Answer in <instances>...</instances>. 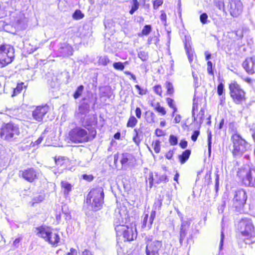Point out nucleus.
<instances>
[{
    "instance_id": "1",
    "label": "nucleus",
    "mask_w": 255,
    "mask_h": 255,
    "mask_svg": "<svg viewBox=\"0 0 255 255\" xmlns=\"http://www.w3.org/2000/svg\"><path fill=\"white\" fill-rule=\"evenodd\" d=\"M126 207H121L115 210L114 226L118 236H123L125 240L133 241L137 237L136 228L132 225H125L128 219V215Z\"/></svg>"
},
{
    "instance_id": "2",
    "label": "nucleus",
    "mask_w": 255,
    "mask_h": 255,
    "mask_svg": "<svg viewBox=\"0 0 255 255\" xmlns=\"http://www.w3.org/2000/svg\"><path fill=\"white\" fill-rule=\"evenodd\" d=\"M96 130L92 128H84L76 127L69 133L70 140L74 143H84L93 139L96 135Z\"/></svg>"
},
{
    "instance_id": "3",
    "label": "nucleus",
    "mask_w": 255,
    "mask_h": 255,
    "mask_svg": "<svg viewBox=\"0 0 255 255\" xmlns=\"http://www.w3.org/2000/svg\"><path fill=\"white\" fill-rule=\"evenodd\" d=\"M104 198V193L102 187H98L92 189L86 199L88 208L95 212L100 210L103 206Z\"/></svg>"
},
{
    "instance_id": "4",
    "label": "nucleus",
    "mask_w": 255,
    "mask_h": 255,
    "mask_svg": "<svg viewBox=\"0 0 255 255\" xmlns=\"http://www.w3.org/2000/svg\"><path fill=\"white\" fill-rule=\"evenodd\" d=\"M242 240L246 245H251L255 242V233L252 222L250 219H243L238 224Z\"/></svg>"
},
{
    "instance_id": "5",
    "label": "nucleus",
    "mask_w": 255,
    "mask_h": 255,
    "mask_svg": "<svg viewBox=\"0 0 255 255\" xmlns=\"http://www.w3.org/2000/svg\"><path fill=\"white\" fill-rule=\"evenodd\" d=\"M36 232L38 237L43 238L52 246H57L60 242V238L58 233L49 227H38L36 229Z\"/></svg>"
},
{
    "instance_id": "6",
    "label": "nucleus",
    "mask_w": 255,
    "mask_h": 255,
    "mask_svg": "<svg viewBox=\"0 0 255 255\" xmlns=\"http://www.w3.org/2000/svg\"><path fill=\"white\" fill-rule=\"evenodd\" d=\"M233 143L232 153L235 158L241 157L246 151L250 149V144L238 133L234 134L231 137Z\"/></svg>"
},
{
    "instance_id": "7",
    "label": "nucleus",
    "mask_w": 255,
    "mask_h": 255,
    "mask_svg": "<svg viewBox=\"0 0 255 255\" xmlns=\"http://www.w3.org/2000/svg\"><path fill=\"white\" fill-rule=\"evenodd\" d=\"M14 57V50L9 45L0 46V67L10 63Z\"/></svg>"
},
{
    "instance_id": "8",
    "label": "nucleus",
    "mask_w": 255,
    "mask_h": 255,
    "mask_svg": "<svg viewBox=\"0 0 255 255\" xmlns=\"http://www.w3.org/2000/svg\"><path fill=\"white\" fill-rule=\"evenodd\" d=\"M19 129L17 125L13 123L5 124L1 128L0 132V136L7 140H11L19 134Z\"/></svg>"
},
{
    "instance_id": "9",
    "label": "nucleus",
    "mask_w": 255,
    "mask_h": 255,
    "mask_svg": "<svg viewBox=\"0 0 255 255\" xmlns=\"http://www.w3.org/2000/svg\"><path fill=\"white\" fill-rule=\"evenodd\" d=\"M231 97L237 104H241L245 100V92L237 83H232L229 85Z\"/></svg>"
},
{
    "instance_id": "10",
    "label": "nucleus",
    "mask_w": 255,
    "mask_h": 255,
    "mask_svg": "<svg viewBox=\"0 0 255 255\" xmlns=\"http://www.w3.org/2000/svg\"><path fill=\"white\" fill-rule=\"evenodd\" d=\"M255 170L252 169H243L238 172V175L242 179L243 184L247 186H254L255 184Z\"/></svg>"
},
{
    "instance_id": "11",
    "label": "nucleus",
    "mask_w": 255,
    "mask_h": 255,
    "mask_svg": "<svg viewBox=\"0 0 255 255\" xmlns=\"http://www.w3.org/2000/svg\"><path fill=\"white\" fill-rule=\"evenodd\" d=\"M146 255H159V251L160 250L162 243L161 241L155 240L152 241L150 237H146Z\"/></svg>"
},
{
    "instance_id": "12",
    "label": "nucleus",
    "mask_w": 255,
    "mask_h": 255,
    "mask_svg": "<svg viewBox=\"0 0 255 255\" xmlns=\"http://www.w3.org/2000/svg\"><path fill=\"white\" fill-rule=\"evenodd\" d=\"M247 199V193L244 190L240 189L236 191L233 199V206L237 210L239 211L244 206Z\"/></svg>"
},
{
    "instance_id": "13",
    "label": "nucleus",
    "mask_w": 255,
    "mask_h": 255,
    "mask_svg": "<svg viewBox=\"0 0 255 255\" xmlns=\"http://www.w3.org/2000/svg\"><path fill=\"white\" fill-rule=\"evenodd\" d=\"M227 10L233 17H237L243 11V3L240 0H230V3L227 5Z\"/></svg>"
},
{
    "instance_id": "14",
    "label": "nucleus",
    "mask_w": 255,
    "mask_h": 255,
    "mask_svg": "<svg viewBox=\"0 0 255 255\" xmlns=\"http://www.w3.org/2000/svg\"><path fill=\"white\" fill-rule=\"evenodd\" d=\"M49 110L47 105L36 107L32 111V116L33 119L37 122H42Z\"/></svg>"
},
{
    "instance_id": "15",
    "label": "nucleus",
    "mask_w": 255,
    "mask_h": 255,
    "mask_svg": "<svg viewBox=\"0 0 255 255\" xmlns=\"http://www.w3.org/2000/svg\"><path fill=\"white\" fill-rule=\"evenodd\" d=\"M22 177L29 182L38 178V172L33 168H29L20 171Z\"/></svg>"
},
{
    "instance_id": "16",
    "label": "nucleus",
    "mask_w": 255,
    "mask_h": 255,
    "mask_svg": "<svg viewBox=\"0 0 255 255\" xmlns=\"http://www.w3.org/2000/svg\"><path fill=\"white\" fill-rule=\"evenodd\" d=\"M184 47L188 56L189 62L191 63L194 58V51L191 47V38L190 36L185 35L183 39Z\"/></svg>"
},
{
    "instance_id": "17",
    "label": "nucleus",
    "mask_w": 255,
    "mask_h": 255,
    "mask_svg": "<svg viewBox=\"0 0 255 255\" xmlns=\"http://www.w3.org/2000/svg\"><path fill=\"white\" fill-rule=\"evenodd\" d=\"M242 66L249 74L255 73V57H249L243 62Z\"/></svg>"
},
{
    "instance_id": "18",
    "label": "nucleus",
    "mask_w": 255,
    "mask_h": 255,
    "mask_svg": "<svg viewBox=\"0 0 255 255\" xmlns=\"http://www.w3.org/2000/svg\"><path fill=\"white\" fill-rule=\"evenodd\" d=\"M155 217V211H152L150 213V217L148 218V214H146L144 215L143 221L142 228H147L148 229H150L153 223V220H154Z\"/></svg>"
},
{
    "instance_id": "19",
    "label": "nucleus",
    "mask_w": 255,
    "mask_h": 255,
    "mask_svg": "<svg viewBox=\"0 0 255 255\" xmlns=\"http://www.w3.org/2000/svg\"><path fill=\"white\" fill-rule=\"evenodd\" d=\"M89 112V106L87 104H83L79 106L78 111L76 112V117L80 120L83 117L88 115Z\"/></svg>"
},
{
    "instance_id": "20",
    "label": "nucleus",
    "mask_w": 255,
    "mask_h": 255,
    "mask_svg": "<svg viewBox=\"0 0 255 255\" xmlns=\"http://www.w3.org/2000/svg\"><path fill=\"white\" fill-rule=\"evenodd\" d=\"M59 50L61 56L63 57L68 56L73 54V49L72 47L68 44H63V46L60 47Z\"/></svg>"
},
{
    "instance_id": "21",
    "label": "nucleus",
    "mask_w": 255,
    "mask_h": 255,
    "mask_svg": "<svg viewBox=\"0 0 255 255\" xmlns=\"http://www.w3.org/2000/svg\"><path fill=\"white\" fill-rule=\"evenodd\" d=\"M133 132L134 135L133 136L132 139L134 143L138 145L140 143L141 138L142 137L143 131L142 128H134Z\"/></svg>"
},
{
    "instance_id": "22",
    "label": "nucleus",
    "mask_w": 255,
    "mask_h": 255,
    "mask_svg": "<svg viewBox=\"0 0 255 255\" xmlns=\"http://www.w3.org/2000/svg\"><path fill=\"white\" fill-rule=\"evenodd\" d=\"M195 106L193 104V109H192V115L194 118V121L197 122L200 124H202L204 120V116L205 114V110L204 109L202 108L199 114L197 115L196 118L195 117Z\"/></svg>"
},
{
    "instance_id": "23",
    "label": "nucleus",
    "mask_w": 255,
    "mask_h": 255,
    "mask_svg": "<svg viewBox=\"0 0 255 255\" xmlns=\"http://www.w3.org/2000/svg\"><path fill=\"white\" fill-rule=\"evenodd\" d=\"M55 162L57 166L65 168L69 162V159L66 157L61 156L55 158Z\"/></svg>"
},
{
    "instance_id": "24",
    "label": "nucleus",
    "mask_w": 255,
    "mask_h": 255,
    "mask_svg": "<svg viewBox=\"0 0 255 255\" xmlns=\"http://www.w3.org/2000/svg\"><path fill=\"white\" fill-rule=\"evenodd\" d=\"M62 189L65 197H67L70 192L72 190V186L69 182L62 181L61 182Z\"/></svg>"
},
{
    "instance_id": "25",
    "label": "nucleus",
    "mask_w": 255,
    "mask_h": 255,
    "mask_svg": "<svg viewBox=\"0 0 255 255\" xmlns=\"http://www.w3.org/2000/svg\"><path fill=\"white\" fill-rule=\"evenodd\" d=\"M93 116L90 115H87L85 117H83L80 120V122L81 123L82 126L86 128L87 126H90L93 122L92 119Z\"/></svg>"
},
{
    "instance_id": "26",
    "label": "nucleus",
    "mask_w": 255,
    "mask_h": 255,
    "mask_svg": "<svg viewBox=\"0 0 255 255\" xmlns=\"http://www.w3.org/2000/svg\"><path fill=\"white\" fill-rule=\"evenodd\" d=\"M230 3V0H218L216 1V5L219 9L226 12L227 5Z\"/></svg>"
},
{
    "instance_id": "27",
    "label": "nucleus",
    "mask_w": 255,
    "mask_h": 255,
    "mask_svg": "<svg viewBox=\"0 0 255 255\" xmlns=\"http://www.w3.org/2000/svg\"><path fill=\"white\" fill-rule=\"evenodd\" d=\"M155 182L159 184L161 182H167L168 181V179L165 174H160L157 173H155V178L154 179Z\"/></svg>"
},
{
    "instance_id": "28",
    "label": "nucleus",
    "mask_w": 255,
    "mask_h": 255,
    "mask_svg": "<svg viewBox=\"0 0 255 255\" xmlns=\"http://www.w3.org/2000/svg\"><path fill=\"white\" fill-rule=\"evenodd\" d=\"M217 93L220 96V101L221 102L225 100L224 86L222 83H220L217 87Z\"/></svg>"
},
{
    "instance_id": "29",
    "label": "nucleus",
    "mask_w": 255,
    "mask_h": 255,
    "mask_svg": "<svg viewBox=\"0 0 255 255\" xmlns=\"http://www.w3.org/2000/svg\"><path fill=\"white\" fill-rule=\"evenodd\" d=\"M191 154V151L189 149H187L183 152L182 154L179 155V159L181 163H184L189 158Z\"/></svg>"
},
{
    "instance_id": "30",
    "label": "nucleus",
    "mask_w": 255,
    "mask_h": 255,
    "mask_svg": "<svg viewBox=\"0 0 255 255\" xmlns=\"http://www.w3.org/2000/svg\"><path fill=\"white\" fill-rule=\"evenodd\" d=\"M84 87L83 85H80L78 87L76 91L73 94V97L74 99H77L79 98L83 92Z\"/></svg>"
},
{
    "instance_id": "31",
    "label": "nucleus",
    "mask_w": 255,
    "mask_h": 255,
    "mask_svg": "<svg viewBox=\"0 0 255 255\" xmlns=\"http://www.w3.org/2000/svg\"><path fill=\"white\" fill-rule=\"evenodd\" d=\"M137 123V119L133 116H131L129 117L128 121L127 126V127L133 128Z\"/></svg>"
},
{
    "instance_id": "32",
    "label": "nucleus",
    "mask_w": 255,
    "mask_h": 255,
    "mask_svg": "<svg viewBox=\"0 0 255 255\" xmlns=\"http://www.w3.org/2000/svg\"><path fill=\"white\" fill-rule=\"evenodd\" d=\"M111 62L107 56H102L99 57L98 62L100 64L106 66Z\"/></svg>"
},
{
    "instance_id": "33",
    "label": "nucleus",
    "mask_w": 255,
    "mask_h": 255,
    "mask_svg": "<svg viewBox=\"0 0 255 255\" xmlns=\"http://www.w3.org/2000/svg\"><path fill=\"white\" fill-rule=\"evenodd\" d=\"M62 212L64 215L65 220H69L71 219V215H70L68 207L66 205L62 206Z\"/></svg>"
},
{
    "instance_id": "34",
    "label": "nucleus",
    "mask_w": 255,
    "mask_h": 255,
    "mask_svg": "<svg viewBox=\"0 0 255 255\" xmlns=\"http://www.w3.org/2000/svg\"><path fill=\"white\" fill-rule=\"evenodd\" d=\"M132 4L131 8L129 10V13L130 14H133V13L138 8L139 5L137 0H132Z\"/></svg>"
},
{
    "instance_id": "35",
    "label": "nucleus",
    "mask_w": 255,
    "mask_h": 255,
    "mask_svg": "<svg viewBox=\"0 0 255 255\" xmlns=\"http://www.w3.org/2000/svg\"><path fill=\"white\" fill-rule=\"evenodd\" d=\"M165 87L167 89V93L169 95H172L174 93V88L172 84L169 82L167 81L165 83Z\"/></svg>"
},
{
    "instance_id": "36",
    "label": "nucleus",
    "mask_w": 255,
    "mask_h": 255,
    "mask_svg": "<svg viewBox=\"0 0 255 255\" xmlns=\"http://www.w3.org/2000/svg\"><path fill=\"white\" fill-rule=\"evenodd\" d=\"M145 118L147 123H152L154 122L155 115L152 112H146Z\"/></svg>"
},
{
    "instance_id": "37",
    "label": "nucleus",
    "mask_w": 255,
    "mask_h": 255,
    "mask_svg": "<svg viewBox=\"0 0 255 255\" xmlns=\"http://www.w3.org/2000/svg\"><path fill=\"white\" fill-rule=\"evenodd\" d=\"M130 155L128 153H123L122 155L121 163L123 165L126 164L128 161Z\"/></svg>"
},
{
    "instance_id": "38",
    "label": "nucleus",
    "mask_w": 255,
    "mask_h": 255,
    "mask_svg": "<svg viewBox=\"0 0 255 255\" xmlns=\"http://www.w3.org/2000/svg\"><path fill=\"white\" fill-rule=\"evenodd\" d=\"M138 57L143 61H146L148 58V53L144 51L138 53Z\"/></svg>"
},
{
    "instance_id": "39",
    "label": "nucleus",
    "mask_w": 255,
    "mask_h": 255,
    "mask_svg": "<svg viewBox=\"0 0 255 255\" xmlns=\"http://www.w3.org/2000/svg\"><path fill=\"white\" fill-rule=\"evenodd\" d=\"M23 83H21L17 85L16 87L13 90L12 96H16L21 91L23 88Z\"/></svg>"
},
{
    "instance_id": "40",
    "label": "nucleus",
    "mask_w": 255,
    "mask_h": 255,
    "mask_svg": "<svg viewBox=\"0 0 255 255\" xmlns=\"http://www.w3.org/2000/svg\"><path fill=\"white\" fill-rule=\"evenodd\" d=\"M186 231L187 229L186 228H180L179 242L181 245H182L186 235Z\"/></svg>"
},
{
    "instance_id": "41",
    "label": "nucleus",
    "mask_w": 255,
    "mask_h": 255,
    "mask_svg": "<svg viewBox=\"0 0 255 255\" xmlns=\"http://www.w3.org/2000/svg\"><path fill=\"white\" fill-rule=\"evenodd\" d=\"M161 206L162 201L159 199L156 200L154 203L153 210L152 211H155L156 212V210H159L160 209Z\"/></svg>"
},
{
    "instance_id": "42",
    "label": "nucleus",
    "mask_w": 255,
    "mask_h": 255,
    "mask_svg": "<svg viewBox=\"0 0 255 255\" xmlns=\"http://www.w3.org/2000/svg\"><path fill=\"white\" fill-rule=\"evenodd\" d=\"M166 102L168 105V106L173 109V112L172 116H174V113L176 111L177 109L175 107L174 104V100L170 98H168L166 99Z\"/></svg>"
},
{
    "instance_id": "43",
    "label": "nucleus",
    "mask_w": 255,
    "mask_h": 255,
    "mask_svg": "<svg viewBox=\"0 0 255 255\" xmlns=\"http://www.w3.org/2000/svg\"><path fill=\"white\" fill-rule=\"evenodd\" d=\"M113 67L115 69L121 71L123 70L125 68L124 63L121 62H115L113 64Z\"/></svg>"
},
{
    "instance_id": "44",
    "label": "nucleus",
    "mask_w": 255,
    "mask_h": 255,
    "mask_svg": "<svg viewBox=\"0 0 255 255\" xmlns=\"http://www.w3.org/2000/svg\"><path fill=\"white\" fill-rule=\"evenodd\" d=\"M212 133L211 131H208V147L209 154L211 152V144H212Z\"/></svg>"
},
{
    "instance_id": "45",
    "label": "nucleus",
    "mask_w": 255,
    "mask_h": 255,
    "mask_svg": "<svg viewBox=\"0 0 255 255\" xmlns=\"http://www.w3.org/2000/svg\"><path fill=\"white\" fill-rule=\"evenodd\" d=\"M151 31V26L150 25H145L142 30V33L144 35H147L149 34Z\"/></svg>"
},
{
    "instance_id": "46",
    "label": "nucleus",
    "mask_w": 255,
    "mask_h": 255,
    "mask_svg": "<svg viewBox=\"0 0 255 255\" xmlns=\"http://www.w3.org/2000/svg\"><path fill=\"white\" fill-rule=\"evenodd\" d=\"M73 17L74 19H80L84 17V14L81 12L80 10H76L73 15Z\"/></svg>"
},
{
    "instance_id": "47",
    "label": "nucleus",
    "mask_w": 255,
    "mask_h": 255,
    "mask_svg": "<svg viewBox=\"0 0 255 255\" xmlns=\"http://www.w3.org/2000/svg\"><path fill=\"white\" fill-rule=\"evenodd\" d=\"M169 142L171 145H176L178 143L177 137L173 135H170L169 137Z\"/></svg>"
},
{
    "instance_id": "48",
    "label": "nucleus",
    "mask_w": 255,
    "mask_h": 255,
    "mask_svg": "<svg viewBox=\"0 0 255 255\" xmlns=\"http://www.w3.org/2000/svg\"><path fill=\"white\" fill-rule=\"evenodd\" d=\"M153 148L156 153H159L160 150V141L158 140H156L153 143Z\"/></svg>"
},
{
    "instance_id": "49",
    "label": "nucleus",
    "mask_w": 255,
    "mask_h": 255,
    "mask_svg": "<svg viewBox=\"0 0 255 255\" xmlns=\"http://www.w3.org/2000/svg\"><path fill=\"white\" fill-rule=\"evenodd\" d=\"M208 15L206 13L201 14L200 16V20L202 24H206L207 23Z\"/></svg>"
},
{
    "instance_id": "50",
    "label": "nucleus",
    "mask_w": 255,
    "mask_h": 255,
    "mask_svg": "<svg viewBox=\"0 0 255 255\" xmlns=\"http://www.w3.org/2000/svg\"><path fill=\"white\" fill-rule=\"evenodd\" d=\"M163 3V0H155L153 1V6L154 9H157Z\"/></svg>"
},
{
    "instance_id": "51",
    "label": "nucleus",
    "mask_w": 255,
    "mask_h": 255,
    "mask_svg": "<svg viewBox=\"0 0 255 255\" xmlns=\"http://www.w3.org/2000/svg\"><path fill=\"white\" fill-rule=\"evenodd\" d=\"M154 92L158 95L161 96L162 93V88L160 85H156L154 87Z\"/></svg>"
},
{
    "instance_id": "52",
    "label": "nucleus",
    "mask_w": 255,
    "mask_h": 255,
    "mask_svg": "<svg viewBox=\"0 0 255 255\" xmlns=\"http://www.w3.org/2000/svg\"><path fill=\"white\" fill-rule=\"evenodd\" d=\"M160 20H161L162 23L164 25H166V14L164 12H163L162 11H161V13L160 16Z\"/></svg>"
},
{
    "instance_id": "53",
    "label": "nucleus",
    "mask_w": 255,
    "mask_h": 255,
    "mask_svg": "<svg viewBox=\"0 0 255 255\" xmlns=\"http://www.w3.org/2000/svg\"><path fill=\"white\" fill-rule=\"evenodd\" d=\"M200 134V131L198 130H195L193 132V133L192 134L191 136V139L193 141H196L197 139V138Z\"/></svg>"
},
{
    "instance_id": "54",
    "label": "nucleus",
    "mask_w": 255,
    "mask_h": 255,
    "mask_svg": "<svg viewBox=\"0 0 255 255\" xmlns=\"http://www.w3.org/2000/svg\"><path fill=\"white\" fill-rule=\"evenodd\" d=\"M44 200V197L42 195H39L37 197H35L33 199V205L35 203H38Z\"/></svg>"
},
{
    "instance_id": "55",
    "label": "nucleus",
    "mask_w": 255,
    "mask_h": 255,
    "mask_svg": "<svg viewBox=\"0 0 255 255\" xmlns=\"http://www.w3.org/2000/svg\"><path fill=\"white\" fill-rule=\"evenodd\" d=\"M181 220L182 222L181 228H186V229H187L189 226H190V222L189 221H183V219Z\"/></svg>"
},
{
    "instance_id": "56",
    "label": "nucleus",
    "mask_w": 255,
    "mask_h": 255,
    "mask_svg": "<svg viewBox=\"0 0 255 255\" xmlns=\"http://www.w3.org/2000/svg\"><path fill=\"white\" fill-rule=\"evenodd\" d=\"M154 179H153V175L152 173H150L149 175V177L148 178V180H146V182L148 181L149 187L151 188L153 185V182Z\"/></svg>"
},
{
    "instance_id": "57",
    "label": "nucleus",
    "mask_w": 255,
    "mask_h": 255,
    "mask_svg": "<svg viewBox=\"0 0 255 255\" xmlns=\"http://www.w3.org/2000/svg\"><path fill=\"white\" fill-rule=\"evenodd\" d=\"M207 71L210 75L213 74V71L212 70V63L210 61H208L207 62Z\"/></svg>"
},
{
    "instance_id": "58",
    "label": "nucleus",
    "mask_w": 255,
    "mask_h": 255,
    "mask_svg": "<svg viewBox=\"0 0 255 255\" xmlns=\"http://www.w3.org/2000/svg\"><path fill=\"white\" fill-rule=\"evenodd\" d=\"M156 110L159 113H160L162 115H164L166 114V111L165 110V109L161 107L160 106L158 105L155 108Z\"/></svg>"
},
{
    "instance_id": "59",
    "label": "nucleus",
    "mask_w": 255,
    "mask_h": 255,
    "mask_svg": "<svg viewBox=\"0 0 255 255\" xmlns=\"http://www.w3.org/2000/svg\"><path fill=\"white\" fill-rule=\"evenodd\" d=\"M225 121L224 119H222L219 124H216L215 128L218 129H221L223 128L224 125Z\"/></svg>"
},
{
    "instance_id": "60",
    "label": "nucleus",
    "mask_w": 255,
    "mask_h": 255,
    "mask_svg": "<svg viewBox=\"0 0 255 255\" xmlns=\"http://www.w3.org/2000/svg\"><path fill=\"white\" fill-rule=\"evenodd\" d=\"M43 137L42 136H40L35 142H32L31 143V145L32 146H33L35 145H38L39 144H40L41 141H42L43 140Z\"/></svg>"
},
{
    "instance_id": "61",
    "label": "nucleus",
    "mask_w": 255,
    "mask_h": 255,
    "mask_svg": "<svg viewBox=\"0 0 255 255\" xmlns=\"http://www.w3.org/2000/svg\"><path fill=\"white\" fill-rule=\"evenodd\" d=\"M135 115L138 119H140L141 116V111L139 107H137L135 109Z\"/></svg>"
},
{
    "instance_id": "62",
    "label": "nucleus",
    "mask_w": 255,
    "mask_h": 255,
    "mask_svg": "<svg viewBox=\"0 0 255 255\" xmlns=\"http://www.w3.org/2000/svg\"><path fill=\"white\" fill-rule=\"evenodd\" d=\"M187 141L184 140H182L179 143V145L182 148H185L187 146Z\"/></svg>"
},
{
    "instance_id": "63",
    "label": "nucleus",
    "mask_w": 255,
    "mask_h": 255,
    "mask_svg": "<svg viewBox=\"0 0 255 255\" xmlns=\"http://www.w3.org/2000/svg\"><path fill=\"white\" fill-rule=\"evenodd\" d=\"M135 87L139 91V94L141 95L145 94V92L144 90L142 89L138 85H136Z\"/></svg>"
},
{
    "instance_id": "64",
    "label": "nucleus",
    "mask_w": 255,
    "mask_h": 255,
    "mask_svg": "<svg viewBox=\"0 0 255 255\" xmlns=\"http://www.w3.org/2000/svg\"><path fill=\"white\" fill-rule=\"evenodd\" d=\"M173 150H169L165 155V157L166 158L170 159L172 158L173 154Z\"/></svg>"
}]
</instances>
